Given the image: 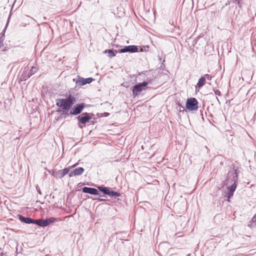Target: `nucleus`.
I'll return each instance as SVG.
<instances>
[{"label": "nucleus", "mask_w": 256, "mask_h": 256, "mask_svg": "<svg viewBox=\"0 0 256 256\" xmlns=\"http://www.w3.org/2000/svg\"><path fill=\"white\" fill-rule=\"evenodd\" d=\"M84 107V103L76 104L73 108H70L69 114L74 116L78 114L83 110Z\"/></svg>", "instance_id": "4"}, {"label": "nucleus", "mask_w": 256, "mask_h": 256, "mask_svg": "<svg viewBox=\"0 0 256 256\" xmlns=\"http://www.w3.org/2000/svg\"><path fill=\"white\" fill-rule=\"evenodd\" d=\"M99 189L104 194H108L110 189L106 187H100Z\"/></svg>", "instance_id": "16"}, {"label": "nucleus", "mask_w": 256, "mask_h": 256, "mask_svg": "<svg viewBox=\"0 0 256 256\" xmlns=\"http://www.w3.org/2000/svg\"><path fill=\"white\" fill-rule=\"evenodd\" d=\"M206 84V78L204 77H201L196 86V90L197 88L200 89Z\"/></svg>", "instance_id": "10"}, {"label": "nucleus", "mask_w": 256, "mask_h": 256, "mask_svg": "<svg viewBox=\"0 0 256 256\" xmlns=\"http://www.w3.org/2000/svg\"><path fill=\"white\" fill-rule=\"evenodd\" d=\"M19 218L22 222H24L26 224H30V223L34 222V220H32V218H24L21 215H20Z\"/></svg>", "instance_id": "11"}, {"label": "nucleus", "mask_w": 256, "mask_h": 256, "mask_svg": "<svg viewBox=\"0 0 256 256\" xmlns=\"http://www.w3.org/2000/svg\"><path fill=\"white\" fill-rule=\"evenodd\" d=\"M236 1L238 2V5H240V0H236Z\"/></svg>", "instance_id": "20"}, {"label": "nucleus", "mask_w": 256, "mask_h": 256, "mask_svg": "<svg viewBox=\"0 0 256 256\" xmlns=\"http://www.w3.org/2000/svg\"><path fill=\"white\" fill-rule=\"evenodd\" d=\"M82 192L84 193L90 194L94 195H97L98 194V192L96 188L89 187L83 188Z\"/></svg>", "instance_id": "7"}, {"label": "nucleus", "mask_w": 256, "mask_h": 256, "mask_svg": "<svg viewBox=\"0 0 256 256\" xmlns=\"http://www.w3.org/2000/svg\"><path fill=\"white\" fill-rule=\"evenodd\" d=\"M46 221L47 224L48 225L50 224H51V223H52V222H54L57 221V220L56 218L52 217V218H49L46 219Z\"/></svg>", "instance_id": "18"}, {"label": "nucleus", "mask_w": 256, "mask_h": 256, "mask_svg": "<svg viewBox=\"0 0 256 256\" xmlns=\"http://www.w3.org/2000/svg\"><path fill=\"white\" fill-rule=\"evenodd\" d=\"M186 105V108L189 110H196L198 108V102L194 98H188Z\"/></svg>", "instance_id": "3"}, {"label": "nucleus", "mask_w": 256, "mask_h": 256, "mask_svg": "<svg viewBox=\"0 0 256 256\" xmlns=\"http://www.w3.org/2000/svg\"><path fill=\"white\" fill-rule=\"evenodd\" d=\"M104 53L108 52V57L109 58H112L114 56H116V54L117 53V50H116L115 51H114L112 50H106L104 52Z\"/></svg>", "instance_id": "12"}, {"label": "nucleus", "mask_w": 256, "mask_h": 256, "mask_svg": "<svg viewBox=\"0 0 256 256\" xmlns=\"http://www.w3.org/2000/svg\"><path fill=\"white\" fill-rule=\"evenodd\" d=\"M84 116L78 118V122L80 124H85L88 122L90 119L91 116L88 113H84L83 114Z\"/></svg>", "instance_id": "6"}, {"label": "nucleus", "mask_w": 256, "mask_h": 256, "mask_svg": "<svg viewBox=\"0 0 256 256\" xmlns=\"http://www.w3.org/2000/svg\"><path fill=\"white\" fill-rule=\"evenodd\" d=\"M138 51V48L136 46H126L124 48L120 49L119 50L120 53H124L126 52H136Z\"/></svg>", "instance_id": "5"}, {"label": "nucleus", "mask_w": 256, "mask_h": 256, "mask_svg": "<svg viewBox=\"0 0 256 256\" xmlns=\"http://www.w3.org/2000/svg\"><path fill=\"white\" fill-rule=\"evenodd\" d=\"M84 171V169L80 167L76 168L69 173V176L72 177L74 176L80 175L83 173Z\"/></svg>", "instance_id": "8"}, {"label": "nucleus", "mask_w": 256, "mask_h": 256, "mask_svg": "<svg viewBox=\"0 0 256 256\" xmlns=\"http://www.w3.org/2000/svg\"><path fill=\"white\" fill-rule=\"evenodd\" d=\"M94 79L92 78H80L78 81V84L80 86H84L88 84H90L93 81Z\"/></svg>", "instance_id": "9"}, {"label": "nucleus", "mask_w": 256, "mask_h": 256, "mask_svg": "<svg viewBox=\"0 0 256 256\" xmlns=\"http://www.w3.org/2000/svg\"><path fill=\"white\" fill-rule=\"evenodd\" d=\"M148 84V83L147 82H144L134 86L132 88L133 96L136 97V96H138L140 92H141L142 90H146Z\"/></svg>", "instance_id": "2"}, {"label": "nucleus", "mask_w": 256, "mask_h": 256, "mask_svg": "<svg viewBox=\"0 0 256 256\" xmlns=\"http://www.w3.org/2000/svg\"><path fill=\"white\" fill-rule=\"evenodd\" d=\"M236 182H234L232 186L228 188V190L230 191V194L231 196H232L236 188Z\"/></svg>", "instance_id": "15"}, {"label": "nucleus", "mask_w": 256, "mask_h": 256, "mask_svg": "<svg viewBox=\"0 0 256 256\" xmlns=\"http://www.w3.org/2000/svg\"><path fill=\"white\" fill-rule=\"evenodd\" d=\"M108 195L114 196H120V194L112 190H110L109 194Z\"/></svg>", "instance_id": "17"}, {"label": "nucleus", "mask_w": 256, "mask_h": 256, "mask_svg": "<svg viewBox=\"0 0 256 256\" xmlns=\"http://www.w3.org/2000/svg\"><path fill=\"white\" fill-rule=\"evenodd\" d=\"M203 77H204L206 78V80H212V76L208 74H205L204 76Z\"/></svg>", "instance_id": "19"}, {"label": "nucleus", "mask_w": 256, "mask_h": 256, "mask_svg": "<svg viewBox=\"0 0 256 256\" xmlns=\"http://www.w3.org/2000/svg\"><path fill=\"white\" fill-rule=\"evenodd\" d=\"M34 223L38 225L41 226H46L48 225L47 223H46V220H36V221L34 220Z\"/></svg>", "instance_id": "13"}, {"label": "nucleus", "mask_w": 256, "mask_h": 256, "mask_svg": "<svg viewBox=\"0 0 256 256\" xmlns=\"http://www.w3.org/2000/svg\"><path fill=\"white\" fill-rule=\"evenodd\" d=\"M70 170L69 168H64L60 172V178L64 177L66 174H68Z\"/></svg>", "instance_id": "14"}, {"label": "nucleus", "mask_w": 256, "mask_h": 256, "mask_svg": "<svg viewBox=\"0 0 256 256\" xmlns=\"http://www.w3.org/2000/svg\"><path fill=\"white\" fill-rule=\"evenodd\" d=\"M76 164H75L72 166V167H74L75 166H76Z\"/></svg>", "instance_id": "21"}, {"label": "nucleus", "mask_w": 256, "mask_h": 256, "mask_svg": "<svg viewBox=\"0 0 256 256\" xmlns=\"http://www.w3.org/2000/svg\"><path fill=\"white\" fill-rule=\"evenodd\" d=\"M76 98L74 96H69L65 98H58L56 100V105L61 108L60 112H66L70 110L72 106L75 103Z\"/></svg>", "instance_id": "1"}]
</instances>
